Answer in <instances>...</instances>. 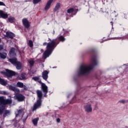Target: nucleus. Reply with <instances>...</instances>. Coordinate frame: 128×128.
<instances>
[{"label": "nucleus", "mask_w": 128, "mask_h": 128, "mask_svg": "<svg viewBox=\"0 0 128 128\" xmlns=\"http://www.w3.org/2000/svg\"><path fill=\"white\" fill-rule=\"evenodd\" d=\"M119 102H120V104H126V100H119Z\"/></svg>", "instance_id": "nucleus-32"}, {"label": "nucleus", "mask_w": 128, "mask_h": 128, "mask_svg": "<svg viewBox=\"0 0 128 128\" xmlns=\"http://www.w3.org/2000/svg\"><path fill=\"white\" fill-rule=\"evenodd\" d=\"M14 50H16V48H12L10 50L9 54L12 56H16V54Z\"/></svg>", "instance_id": "nucleus-16"}, {"label": "nucleus", "mask_w": 128, "mask_h": 128, "mask_svg": "<svg viewBox=\"0 0 128 128\" xmlns=\"http://www.w3.org/2000/svg\"><path fill=\"white\" fill-rule=\"evenodd\" d=\"M49 72L46 70L43 72L42 73V78L44 80H47L48 78V74Z\"/></svg>", "instance_id": "nucleus-8"}, {"label": "nucleus", "mask_w": 128, "mask_h": 128, "mask_svg": "<svg viewBox=\"0 0 128 128\" xmlns=\"http://www.w3.org/2000/svg\"><path fill=\"white\" fill-rule=\"evenodd\" d=\"M0 84L2 86H6L8 84V82L4 79L0 78Z\"/></svg>", "instance_id": "nucleus-18"}, {"label": "nucleus", "mask_w": 128, "mask_h": 128, "mask_svg": "<svg viewBox=\"0 0 128 128\" xmlns=\"http://www.w3.org/2000/svg\"><path fill=\"white\" fill-rule=\"evenodd\" d=\"M16 86H18V88H24V83L21 82H18L16 84Z\"/></svg>", "instance_id": "nucleus-24"}, {"label": "nucleus", "mask_w": 128, "mask_h": 128, "mask_svg": "<svg viewBox=\"0 0 128 128\" xmlns=\"http://www.w3.org/2000/svg\"><path fill=\"white\" fill-rule=\"evenodd\" d=\"M110 23L112 24V26H114V23L112 22H110Z\"/></svg>", "instance_id": "nucleus-39"}, {"label": "nucleus", "mask_w": 128, "mask_h": 128, "mask_svg": "<svg viewBox=\"0 0 128 128\" xmlns=\"http://www.w3.org/2000/svg\"><path fill=\"white\" fill-rule=\"evenodd\" d=\"M56 122H60V118H58L56 119Z\"/></svg>", "instance_id": "nucleus-37"}, {"label": "nucleus", "mask_w": 128, "mask_h": 128, "mask_svg": "<svg viewBox=\"0 0 128 128\" xmlns=\"http://www.w3.org/2000/svg\"><path fill=\"white\" fill-rule=\"evenodd\" d=\"M0 128H2V126H0Z\"/></svg>", "instance_id": "nucleus-47"}, {"label": "nucleus", "mask_w": 128, "mask_h": 128, "mask_svg": "<svg viewBox=\"0 0 128 128\" xmlns=\"http://www.w3.org/2000/svg\"><path fill=\"white\" fill-rule=\"evenodd\" d=\"M70 96V94H69V95L68 96H68Z\"/></svg>", "instance_id": "nucleus-45"}, {"label": "nucleus", "mask_w": 128, "mask_h": 128, "mask_svg": "<svg viewBox=\"0 0 128 128\" xmlns=\"http://www.w3.org/2000/svg\"><path fill=\"white\" fill-rule=\"evenodd\" d=\"M8 22H10V24H12L13 22H16V19L14 17L10 16L8 19Z\"/></svg>", "instance_id": "nucleus-17"}, {"label": "nucleus", "mask_w": 128, "mask_h": 128, "mask_svg": "<svg viewBox=\"0 0 128 128\" xmlns=\"http://www.w3.org/2000/svg\"><path fill=\"white\" fill-rule=\"evenodd\" d=\"M0 58H1L4 59L6 58V52H0Z\"/></svg>", "instance_id": "nucleus-23"}, {"label": "nucleus", "mask_w": 128, "mask_h": 128, "mask_svg": "<svg viewBox=\"0 0 128 128\" xmlns=\"http://www.w3.org/2000/svg\"><path fill=\"white\" fill-rule=\"evenodd\" d=\"M10 116V110H4L3 111V116L4 118H6V116Z\"/></svg>", "instance_id": "nucleus-13"}, {"label": "nucleus", "mask_w": 128, "mask_h": 128, "mask_svg": "<svg viewBox=\"0 0 128 128\" xmlns=\"http://www.w3.org/2000/svg\"><path fill=\"white\" fill-rule=\"evenodd\" d=\"M2 42V40L0 38V42Z\"/></svg>", "instance_id": "nucleus-42"}, {"label": "nucleus", "mask_w": 128, "mask_h": 128, "mask_svg": "<svg viewBox=\"0 0 128 128\" xmlns=\"http://www.w3.org/2000/svg\"><path fill=\"white\" fill-rule=\"evenodd\" d=\"M6 36L8 38L12 39L14 38V33L12 32H7L6 33Z\"/></svg>", "instance_id": "nucleus-15"}, {"label": "nucleus", "mask_w": 128, "mask_h": 128, "mask_svg": "<svg viewBox=\"0 0 128 128\" xmlns=\"http://www.w3.org/2000/svg\"><path fill=\"white\" fill-rule=\"evenodd\" d=\"M70 104H72V102H70Z\"/></svg>", "instance_id": "nucleus-48"}, {"label": "nucleus", "mask_w": 128, "mask_h": 128, "mask_svg": "<svg viewBox=\"0 0 128 128\" xmlns=\"http://www.w3.org/2000/svg\"><path fill=\"white\" fill-rule=\"evenodd\" d=\"M6 100L4 96H0V114H4V110L6 108V105H4V102Z\"/></svg>", "instance_id": "nucleus-5"}, {"label": "nucleus", "mask_w": 128, "mask_h": 128, "mask_svg": "<svg viewBox=\"0 0 128 128\" xmlns=\"http://www.w3.org/2000/svg\"><path fill=\"white\" fill-rule=\"evenodd\" d=\"M53 34H54V33Z\"/></svg>", "instance_id": "nucleus-44"}, {"label": "nucleus", "mask_w": 128, "mask_h": 128, "mask_svg": "<svg viewBox=\"0 0 128 128\" xmlns=\"http://www.w3.org/2000/svg\"><path fill=\"white\" fill-rule=\"evenodd\" d=\"M28 62L30 64V66H34V61L32 59L28 60Z\"/></svg>", "instance_id": "nucleus-26"}, {"label": "nucleus", "mask_w": 128, "mask_h": 128, "mask_svg": "<svg viewBox=\"0 0 128 128\" xmlns=\"http://www.w3.org/2000/svg\"><path fill=\"white\" fill-rule=\"evenodd\" d=\"M0 6H6V4L4 2H0Z\"/></svg>", "instance_id": "nucleus-35"}, {"label": "nucleus", "mask_w": 128, "mask_h": 128, "mask_svg": "<svg viewBox=\"0 0 128 128\" xmlns=\"http://www.w3.org/2000/svg\"><path fill=\"white\" fill-rule=\"evenodd\" d=\"M0 16L2 18H8V15L6 13H4V12L2 10H0Z\"/></svg>", "instance_id": "nucleus-11"}, {"label": "nucleus", "mask_w": 128, "mask_h": 128, "mask_svg": "<svg viewBox=\"0 0 128 128\" xmlns=\"http://www.w3.org/2000/svg\"><path fill=\"white\" fill-rule=\"evenodd\" d=\"M114 12H116V11H114Z\"/></svg>", "instance_id": "nucleus-49"}, {"label": "nucleus", "mask_w": 128, "mask_h": 128, "mask_svg": "<svg viewBox=\"0 0 128 128\" xmlns=\"http://www.w3.org/2000/svg\"><path fill=\"white\" fill-rule=\"evenodd\" d=\"M32 80L34 82H38L39 84H41L42 92L45 94H48V86L42 82V80L40 78V76H34L32 78Z\"/></svg>", "instance_id": "nucleus-4"}, {"label": "nucleus", "mask_w": 128, "mask_h": 128, "mask_svg": "<svg viewBox=\"0 0 128 128\" xmlns=\"http://www.w3.org/2000/svg\"><path fill=\"white\" fill-rule=\"evenodd\" d=\"M12 99H7V100H5V102L4 103V106H6V104H12Z\"/></svg>", "instance_id": "nucleus-21"}, {"label": "nucleus", "mask_w": 128, "mask_h": 128, "mask_svg": "<svg viewBox=\"0 0 128 128\" xmlns=\"http://www.w3.org/2000/svg\"><path fill=\"white\" fill-rule=\"evenodd\" d=\"M28 44L30 48H32V46H34V43L32 40H29Z\"/></svg>", "instance_id": "nucleus-29"}, {"label": "nucleus", "mask_w": 128, "mask_h": 128, "mask_svg": "<svg viewBox=\"0 0 128 128\" xmlns=\"http://www.w3.org/2000/svg\"><path fill=\"white\" fill-rule=\"evenodd\" d=\"M28 118V116H26L24 118H23V122H26V119Z\"/></svg>", "instance_id": "nucleus-36"}, {"label": "nucleus", "mask_w": 128, "mask_h": 128, "mask_svg": "<svg viewBox=\"0 0 128 128\" xmlns=\"http://www.w3.org/2000/svg\"><path fill=\"white\" fill-rule=\"evenodd\" d=\"M60 4L58 3L55 6L54 10H58L60 8Z\"/></svg>", "instance_id": "nucleus-30"}, {"label": "nucleus", "mask_w": 128, "mask_h": 128, "mask_svg": "<svg viewBox=\"0 0 128 128\" xmlns=\"http://www.w3.org/2000/svg\"><path fill=\"white\" fill-rule=\"evenodd\" d=\"M22 110H18L17 113L16 114V118L20 114H22Z\"/></svg>", "instance_id": "nucleus-27"}, {"label": "nucleus", "mask_w": 128, "mask_h": 128, "mask_svg": "<svg viewBox=\"0 0 128 128\" xmlns=\"http://www.w3.org/2000/svg\"><path fill=\"white\" fill-rule=\"evenodd\" d=\"M4 48V46L2 45H0V50H2Z\"/></svg>", "instance_id": "nucleus-38"}, {"label": "nucleus", "mask_w": 128, "mask_h": 128, "mask_svg": "<svg viewBox=\"0 0 128 128\" xmlns=\"http://www.w3.org/2000/svg\"><path fill=\"white\" fill-rule=\"evenodd\" d=\"M118 38H114V40H118Z\"/></svg>", "instance_id": "nucleus-40"}, {"label": "nucleus", "mask_w": 128, "mask_h": 128, "mask_svg": "<svg viewBox=\"0 0 128 128\" xmlns=\"http://www.w3.org/2000/svg\"><path fill=\"white\" fill-rule=\"evenodd\" d=\"M22 22L23 25L26 28H30V22H28V19L24 18L22 19Z\"/></svg>", "instance_id": "nucleus-10"}, {"label": "nucleus", "mask_w": 128, "mask_h": 128, "mask_svg": "<svg viewBox=\"0 0 128 128\" xmlns=\"http://www.w3.org/2000/svg\"><path fill=\"white\" fill-rule=\"evenodd\" d=\"M74 8H70L67 10V12L68 14H72V12H74Z\"/></svg>", "instance_id": "nucleus-28"}, {"label": "nucleus", "mask_w": 128, "mask_h": 128, "mask_svg": "<svg viewBox=\"0 0 128 128\" xmlns=\"http://www.w3.org/2000/svg\"><path fill=\"white\" fill-rule=\"evenodd\" d=\"M20 80H24L26 78V74L25 73H22L20 76H19Z\"/></svg>", "instance_id": "nucleus-25"}, {"label": "nucleus", "mask_w": 128, "mask_h": 128, "mask_svg": "<svg viewBox=\"0 0 128 128\" xmlns=\"http://www.w3.org/2000/svg\"><path fill=\"white\" fill-rule=\"evenodd\" d=\"M42 66H43V68H44V66L43 64H42Z\"/></svg>", "instance_id": "nucleus-43"}, {"label": "nucleus", "mask_w": 128, "mask_h": 128, "mask_svg": "<svg viewBox=\"0 0 128 128\" xmlns=\"http://www.w3.org/2000/svg\"><path fill=\"white\" fill-rule=\"evenodd\" d=\"M6 72H4V74H6V76H8V78H12V76H16V72H14V71L6 70Z\"/></svg>", "instance_id": "nucleus-6"}, {"label": "nucleus", "mask_w": 128, "mask_h": 128, "mask_svg": "<svg viewBox=\"0 0 128 128\" xmlns=\"http://www.w3.org/2000/svg\"><path fill=\"white\" fill-rule=\"evenodd\" d=\"M98 62L96 60V56H92L89 65L82 64L80 66L78 72V76L88 74V72L94 68V67L96 66H98Z\"/></svg>", "instance_id": "nucleus-1"}, {"label": "nucleus", "mask_w": 128, "mask_h": 128, "mask_svg": "<svg viewBox=\"0 0 128 128\" xmlns=\"http://www.w3.org/2000/svg\"><path fill=\"white\" fill-rule=\"evenodd\" d=\"M52 2H54V0H49L48 2H47L45 8L44 10H48L50 8V4L52 3Z\"/></svg>", "instance_id": "nucleus-12"}, {"label": "nucleus", "mask_w": 128, "mask_h": 128, "mask_svg": "<svg viewBox=\"0 0 128 128\" xmlns=\"http://www.w3.org/2000/svg\"><path fill=\"white\" fill-rule=\"evenodd\" d=\"M84 108L85 111L87 112H91L92 111V105L90 104H86L84 106Z\"/></svg>", "instance_id": "nucleus-7"}, {"label": "nucleus", "mask_w": 128, "mask_h": 128, "mask_svg": "<svg viewBox=\"0 0 128 128\" xmlns=\"http://www.w3.org/2000/svg\"><path fill=\"white\" fill-rule=\"evenodd\" d=\"M58 43H59V42H58V43H57V44H58Z\"/></svg>", "instance_id": "nucleus-46"}, {"label": "nucleus", "mask_w": 128, "mask_h": 128, "mask_svg": "<svg viewBox=\"0 0 128 128\" xmlns=\"http://www.w3.org/2000/svg\"><path fill=\"white\" fill-rule=\"evenodd\" d=\"M46 42H44V44H43V46H46Z\"/></svg>", "instance_id": "nucleus-41"}, {"label": "nucleus", "mask_w": 128, "mask_h": 128, "mask_svg": "<svg viewBox=\"0 0 128 128\" xmlns=\"http://www.w3.org/2000/svg\"><path fill=\"white\" fill-rule=\"evenodd\" d=\"M58 39L60 40V42H64L66 40V38L62 36L57 37L56 39L50 40V42L47 44L46 50L44 53V60L52 54V52L54 50V48L56 46V40Z\"/></svg>", "instance_id": "nucleus-2"}, {"label": "nucleus", "mask_w": 128, "mask_h": 128, "mask_svg": "<svg viewBox=\"0 0 128 128\" xmlns=\"http://www.w3.org/2000/svg\"><path fill=\"white\" fill-rule=\"evenodd\" d=\"M8 60L10 62H12V64H14V66L16 64V62H18L16 61V58L9 59Z\"/></svg>", "instance_id": "nucleus-19"}, {"label": "nucleus", "mask_w": 128, "mask_h": 128, "mask_svg": "<svg viewBox=\"0 0 128 128\" xmlns=\"http://www.w3.org/2000/svg\"><path fill=\"white\" fill-rule=\"evenodd\" d=\"M16 98L18 102H24L26 98L22 94H18L16 96Z\"/></svg>", "instance_id": "nucleus-9"}, {"label": "nucleus", "mask_w": 128, "mask_h": 128, "mask_svg": "<svg viewBox=\"0 0 128 128\" xmlns=\"http://www.w3.org/2000/svg\"><path fill=\"white\" fill-rule=\"evenodd\" d=\"M8 88L10 90H12L13 92H20V89L12 85L9 86Z\"/></svg>", "instance_id": "nucleus-14"}, {"label": "nucleus", "mask_w": 128, "mask_h": 128, "mask_svg": "<svg viewBox=\"0 0 128 128\" xmlns=\"http://www.w3.org/2000/svg\"><path fill=\"white\" fill-rule=\"evenodd\" d=\"M42 0H33V4H38V2H40Z\"/></svg>", "instance_id": "nucleus-31"}, {"label": "nucleus", "mask_w": 128, "mask_h": 128, "mask_svg": "<svg viewBox=\"0 0 128 128\" xmlns=\"http://www.w3.org/2000/svg\"><path fill=\"white\" fill-rule=\"evenodd\" d=\"M24 90H28V87H26V85L23 84V88Z\"/></svg>", "instance_id": "nucleus-34"}, {"label": "nucleus", "mask_w": 128, "mask_h": 128, "mask_svg": "<svg viewBox=\"0 0 128 128\" xmlns=\"http://www.w3.org/2000/svg\"><path fill=\"white\" fill-rule=\"evenodd\" d=\"M0 94H8V93L6 91H1L0 92Z\"/></svg>", "instance_id": "nucleus-33"}, {"label": "nucleus", "mask_w": 128, "mask_h": 128, "mask_svg": "<svg viewBox=\"0 0 128 128\" xmlns=\"http://www.w3.org/2000/svg\"><path fill=\"white\" fill-rule=\"evenodd\" d=\"M18 122V121H17Z\"/></svg>", "instance_id": "nucleus-50"}, {"label": "nucleus", "mask_w": 128, "mask_h": 128, "mask_svg": "<svg viewBox=\"0 0 128 128\" xmlns=\"http://www.w3.org/2000/svg\"><path fill=\"white\" fill-rule=\"evenodd\" d=\"M32 123L35 126H38V118H36L32 120Z\"/></svg>", "instance_id": "nucleus-22"}, {"label": "nucleus", "mask_w": 128, "mask_h": 128, "mask_svg": "<svg viewBox=\"0 0 128 128\" xmlns=\"http://www.w3.org/2000/svg\"><path fill=\"white\" fill-rule=\"evenodd\" d=\"M15 66H16V68L17 70H20V68H22V63L18 62H16V64H15Z\"/></svg>", "instance_id": "nucleus-20"}, {"label": "nucleus", "mask_w": 128, "mask_h": 128, "mask_svg": "<svg viewBox=\"0 0 128 128\" xmlns=\"http://www.w3.org/2000/svg\"><path fill=\"white\" fill-rule=\"evenodd\" d=\"M37 96L38 97V99L34 104V106L32 108V112H34V110H36L38 108H40L42 106V91L40 90H38L36 91Z\"/></svg>", "instance_id": "nucleus-3"}]
</instances>
